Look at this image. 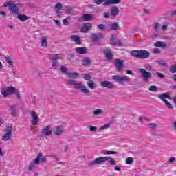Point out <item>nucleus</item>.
Returning a JSON list of instances; mask_svg holds the SVG:
<instances>
[{
    "mask_svg": "<svg viewBox=\"0 0 176 176\" xmlns=\"http://www.w3.org/2000/svg\"><path fill=\"white\" fill-rule=\"evenodd\" d=\"M105 162H108L109 164L111 166H116V161L109 157H99L96 158L94 160L89 162V166H96V164H102V163H105Z\"/></svg>",
    "mask_w": 176,
    "mask_h": 176,
    "instance_id": "nucleus-1",
    "label": "nucleus"
},
{
    "mask_svg": "<svg viewBox=\"0 0 176 176\" xmlns=\"http://www.w3.org/2000/svg\"><path fill=\"white\" fill-rule=\"evenodd\" d=\"M67 83L68 85L74 86V89H80L82 94H85V96H89V94H90V89H88L82 82H76L72 79H70L68 80Z\"/></svg>",
    "mask_w": 176,
    "mask_h": 176,
    "instance_id": "nucleus-2",
    "label": "nucleus"
},
{
    "mask_svg": "<svg viewBox=\"0 0 176 176\" xmlns=\"http://www.w3.org/2000/svg\"><path fill=\"white\" fill-rule=\"evenodd\" d=\"M144 68H140L139 72L141 74L143 79L145 80V82H149V79L152 78V73H151L149 71H152V65L149 63H145L144 65Z\"/></svg>",
    "mask_w": 176,
    "mask_h": 176,
    "instance_id": "nucleus-3",
    "label": "nucleus"
},
{
    "mask_svg": "<svg viewBox=\"0 0 176 176\" xmlns=\"http://www.w3.org/2000/svg\"><path fill=\"white\" fill-rule=\"evenodd\" d=\"M111 79H113L114 82L119 83V85H124L125 83H129V82L131 80V78L129 77V76H122L120 75L112 76Z\"/></svg>",
    "mask_w": 176,
    "mask_h": 176,
    "instance_id": "nucleus-4",
    "label": "nucleus"
},
{
    "mask_svg": "<svg viewBox=\"0 0 176 176\" xmlns=\"http://www.w3.org/2000/svg\"><path fill=\"white\" fill-rule=\"evenodd\" d=\"M63 58V55L59 54H55L50 56V60L52 61V67L53 69H58V60Z\"/></svg>",
    "mask_w": 176,
    "mask_h": 176,
    "instance_id": "nucleus-5",
    "label": "nucleus"
},
{
    "mask_svg": "<svg viewBox=\"0 0 176 176\" xmlns=\"http://www.w3.org/2000/svg\"><path fill=\"white\" fill-rule=\"evenodd\" d=\"M170 92L163 93L161 95L159 96L160 100H162L163 102H164L165 105L169 109H173L174 107H173V104L170 103L166 98L170 99Z\"/></svg>",
    "mask_w": 176,
    "mask_h": 176,
    "instance_id": "nucleus-6",
    "label": "nucleus"
},
{
    "mask_svg": "<svg viewBox=\"0 0 176 176\" xmlns=\"http://www.w3.org/2000/svg\"><path fill=\"white\" fill-rule=\"evenodd\" d=\"M9 7L10 13L11 14H19V7L16 4H13L12 2L8 1L3 4V8Z\"/></svg>",
    "mask_w": 176,
    "mask_h": 176,
    "instance_id": "nucleus-7",
    "label": "nucleus"
},
{
    "mask_svg": "<svg viewBox=\"0 0 176 176\" xmlns=\"http://www.w3.org/2000/svg\"><path fill=\"white\" fill-rule=\"evenodd\" d=\"M15 88L12 86L6 87V88H1L0 91L1 93V96L3 97H8V96H12V94H14Z\"/></svg>",
    "mask_w": 176,
    "mask_h": 176,
    "instance_id": "nucleus-8",
    "label": "nucleus"
},
{
    "mask_svg": "<svg viewBox=\"0 0 176 176\" xmlns=\"http://www.w3.org/2000/svg\"><path fill=\"white\" fill-rule=\"evenodd\" d=\"M2 141H10L12 140V126H8L5 129V134L1 137Z\"/></svg>",
    "mask_w": 176,
    "mask_h": 176,
    "instance_id": "nucleus-9",
    "label": "nucleus"
},
{
    "mask_svg": "<svg viewBox=\"0 0 176 176\" xmlns=\"http://www.w3.org/2000/svg\"><path fill=\"white\" fill-rule=\"evenodd\" d=\"M124 63V60H122L121 59L115 60L114 64L118 72H122V71H123V68L124 67V65H123Z\"/></svg>",
    "mask_w": 176,
    "mask_h": 176,
    "instance_id": "nucleus-10",
    "label": "nucleus"
},
{
    "mask_svg": "<svg viewBox=\"0 0 176 176\" xmlns=\"http://www.w3.org/2000/svg\"><path fill=\"white\" fill-rule=\"evenodd\" d=\"M100 85L101 87L106 88V89H113V87H115V85H113V83L108 80L101 81L100 82Z\"/></svg>",
    "mask_w": 176,
    "mask_h": 176,
    "instance_id": "nucleus-11",
    "label": "nucleus"
},
{
    "mask_svg": "<svg viewBox=\"0 0 176 176\" xmlns=\"http://www.w3.org/2000/svg\"><path fill=\"white\" fill-rule=\"evenodd\" d=\"M30 115L32 118L31 124L32 126H36L39 122V117H38V114H36V112L35 111H30Z\"/></svg>",
    "mask_w": 176,
    "mask_h": 176,
    "instance_id": "nucleus-12",
    "label": "nucleus"
},
{
    "mask_svg": "<svg viewBox=\"0 0 176 176\" xmlns=\"http://www.w3.org/2000/svg\"><path fill=\"white\" fill-rule=\"evenodd\" d=\"M41 134L43 135H45V137H49V135H52V128L50 127V125H47L43 128L41 131Z\"/></svg>",
    "mask_w": 176,
    "mask_h": 176,
    "instance_id": "nucleus-13",
    "label": "nucleus"
},
{
    "mask_svg": "<svg viewBox=\"0 0 176 176\" xmlns=\"http://www.w3.org/2000/svg\"><path fill=\"white\" fill-rule=\"evenodd\" d=\"M94 19V16L91 14H84L80 19L79 21H90Z\"/></svg>",
    "mask_w": 176,
    "mask_h": 176,
    "instance_id": "nucleus-14",
    "label": "nucleus"
},
{
    "mask_svg": "<svg viewBox=\"0 0 176 176\" xmlns=\"http://www.w3.org/2000/svg\"><path fill=\"white\" fill-rule=\"evenodd\" d=\"M151 56V53L146 50H140L139 54V58H149V56Z\"/></svg>",
    "mask_w": 176,
    "mask_h": 176,
    "instance_id": "nucleus-15",
    "label": "nucleus"
},
{
    "mask_svg": "<svg viewBox=\"0 0 176 176\" xmlns=\"http://www.w3.org/2000/svg\"><path fill=\"white\" fill-rule=\"evenodd\" d=\"M116 36L113 35L111 38L110 43L113 46H122V42L120 40H116Z\"/></svg>",
    "mask_w": 176,
    "mask_h": 176,
    "instance_id": "nucleus-16",
    "label": "nucleus"
},
{
    "mask_svg": "<svg viewBox=\"0 0 176 176\" xmlns=\"http://www.w3.org/2000/svg\"><path fill=\"white\" fill-rule=\"evenodd\" d=\"M40 45L43 49L47 47V36H44L40 38Z\"/></svg>",
    "mask_w": 176,
    "mask_h": 176,
    "instance_id": "nucleus-17",
    "label": "nucleus"
},
{
    "mask_svg": "<svg viewBox=\"0 0 176 176\" xmlns=\"http://www.w3.org/2000/svg\"><path fill=\"white\" fill-rule=\"evenodd\" d=\"M93 24L91 23H85L81 28V32H87L89 30H91Z\"/></svg>",
    "mask_w": 176,
    "mask_h": 176,
    "instance_id": "nucleus-18",
    "label": "nucleus"
},
{
    "mask_svg": "<svg viewBox=\"0 0 176 176\" xmlns=\"http://www.w3.org/2000/svg\"><path fill=\"white\" fill-rule=\"evenodd\" d=\"M63 8V3L58 2L54 6V10L56 13H57L58 16L60 17V14H61V12L60 10H62Z\"/></svg>",
    "mask_w": 176,
    "mask_h": 176,
    "instance_id": "nucleus-19",
    "label": "nucleus"
},
{
    "mask_svg": "<svg viewBox=\"0 0 176 176\" xmlns=\"http://www.w3.org/2000/svg\"><path fill=\"white\" fill-rule=\"evenodd\" d=\"M39 164L40 162L36 163V160H34L29 164L28 170L32 171V170H35V168H37V166H39Z\"/></svg>",
    "mask_w": 176,
    "mask_h": 176,
    "instance_id": "nucleus-20",
    "label": "nucleus"
},
{
    "mask_svg": "<svg viewBox=\"0 0 176 176\" xmlns=\"http://www.w3.org/2000/svg\"><path fill=\"white\" fill-rule=\"evenodd\" d=\"M122 0H106L104 3L105 6H110V5H118V3H120Z\"/></svg>",
    "mask_w": 176,
    "mask_h": 176,
    "instance_id": "nucleus-21",
    "label": "nucleus"
},
{
    "mask_svg": "<svg viewBox=\"0 0 176 176\" xmlns=\"http://www.w3.org/2000/svg\"><path fill=\"white\" fill-rule=\"evenodd\" d=\"M70 38L73 42H75L76 45H82V39H80V37H79L77 35H72L70 36Z\"/></svg>",
    "mask_w": 176,
    "mask_h": 176,
    "instance_id": "nucleus-22",
    "label": "nucleus"
},
{
    "mask_svg": "<svg viewBox=\"0 0 176 176\" xmlns=\"http://www.w3.org/2000/svg\"><path fill=\"white\" fill-rule=\"evenodd\" d=\"M87 85L89 87V89H91V90H94L97 87V82L93 81V80H89L87 82Z\"/></svg>",
    "mask_w": 176,
    "mask_h": 176,
    "instance_id": "nucleus-23",
    "label": "nucleus"
},
{
    "mask_svg": "<svg viewBox=\"0 0 176 176\" xmlns=\"http://www.w3.org/2000/svg\"><path fill=\"white\" fill-rule=\"evenodd\" d=\"M75 50L77 53H79V54H86V53H87V48L85 47H76Z\"/></svg>",
    "mask_w": 176,
    "mask_h": 176,
    "instance_id": "nucleus-24",
    "label": "nucleus"
},
{
    "mask_svg": "<svg viewBox=\"0 0 176 176\" xmlns=\"http://www.w3.org/2000/svg\"><path fill=\"white\" fill-rule=\"evenodd\" d=\"M111 14L114 17H116L119 14V8L118 6L112 7L111 10Z\"/></svg>",
    "mask_w": 176,
    "mask_h": 176,
    "instance_id": "nucleus-25",
    "label": "nucleus"
},
{
    "mask_svg": "<svg viewBox=\"0 0 176 176\" xmlns=\"http://www.w3.org/2000/svg\"><path fill=\"white\" fill-rule=\"evenodd\" d=\"M109 28L113 31H118L119 30V23L116 22L112 23L109 25Z\"/></svg>",
    "mask_w": 176,
    "mask_h": 176,
    "instance_id": "nucleus-26",
    "label": "nucleus"
},
{
    "mask_svg": "<svg viewBox=\"0 0 176 176\" xmlns=\"http://www.w3.org/2000/svg\"><path fill=\"white\" fill-rule=\"evenodd\" d=\"M16 18L18 20H20V21H25L27 20H30V16L25 14H19Z\"/></svg>",
    "mask_w": 176,
    "mask_h": 176,
    "instance_id": "nucleus-27",
    "label": "nucleus"
},
{
    "mask_svg": "<svg viewBox=\"0 0 176 176\" xmlns=\"http://www.w3.org/2000/svg\"><path fill=\"white\" fill-rule=\"evenodd\" d=\"M67 75L69 78H72V79H78L79 78V73L73 72V73H67Z\"/></svg>",
    "mask_w": 176,
    "mask_h": 176,
    "instance_id": "nucleus-28",
    "label": "nucleus"
},
{
    "mask_svg": "<svg viewBox=\"0 0 176 176\" xmlns=\"http://www.w3.org/2000/svg\"><path fill=\"white\" fill-rule=\"evenodd\" d=\"M82 64L83 65H85V67H87V65H90L91 64V59L90 58H84L82 59Z\"/></svg>",
    "mask_w": 176,
    "mask_h": 176,
    "instance_id": "nucleus-29",
    "label": "nucleus"
},
{
    "mask_svg": "<svg viewBox=\"0 0 176 176\" xmlns=\"http://www.w3.org/2000/svg\"><path fill=\"white\" fill-rule=\"evenodd\" d=\"M154 45L155 47H166V44L163 41H157L155 43Z\"/></svg>",
    "mask_w": 176,
    "mask_h": 176,
    "instance_id": "nucleus-30",
    "label": "nucleus"
},
{
    "mask_svg": "<svg viewBox=\"0 0 176 176\" xmlns=\"http://www.w3.org/2000/svg\"><path fill=\"white\" fill-rule=\"evenodd\" d=\"M131 54L133 57H136L137 58H140V50L131 51Z\"/></svg>",
    "mask_w": 176,
    "mask_h": 176,
    "instance_id": "nucleus-31",
    "label": "nucleus"
},
{
    "mask_svg": "<svg viewBox=\"0 0 176 176\" xmlns=\"http://www.w3.org/2000/svg\"><path fill=\"white\" fill-rule=\"evenodd\" d=\"M104 53L106 54L107 58H108L109 60H111V58H112V52H111V50H105Z\"/></svg>",
    "mask_w": 176,
    "mask_h": 176,
    "instance_id": "nucleus-32",
    "label": "nucleus"
},
{
    "mask_svg": "<svg viewBox=\"0 0 176 176\" xmlns=\"http://www.w3.org/2000/svg\"><path fill=\"white\" fill-rule=\"evenodd\" d=\"M6 61L7 64H8V65H10V67H13V58H12V57L8 56L6 58Z\"/></svg>",
    "mask_w": 176,
    "mask_h": 176,
    "instance_id": "nucleus-33",
    "label": "nucleus"
},
{
    "mask_svg": "<svg viewBox=\"0 0 176 176\" xmlns=\"http://www.w3.org/2000/svg\"><path fill=\"white\" fill-rule=\"evenodd\" d=\"M112 125V122H109L107 124H105L104 125L100 126V130H107V129H109L111 126Z\"/></svg>",
    "mask_w": 176,
    "mask_h": 176,
    "instance_id": "nucleus-34",
    "label": "nucleus"
},
{
    "mask_svg": "<svg viewBox=\"0 0 176 176\" xmlns=\"http://www.w3.org/2000/svg\"><path fill=\"white\" fill-rule=\"evenodd\" d=\"M102 112H103L102 109H96V110L92 111V114L96 115V116H98V115H102Z\"/></svg>",
    "mask_w": 176,
    "mask_h": 176,
    "instance_id": "nucleus-35",
    "label": "nucleus"
},
{
    "mask_svg": "<svg viewBox=\"0 0 176 176\" xmlns=\"http://www.w3.org/2000/svg\"><path fill=\"white\" fill-rule=\"evenodd\" d=\"M160 28H162V25H160L159 23H156L154 26V32H157Z\"/></svg>",
    "mask_w": 176,
    "mask_h": 176,
    "instance_id": "nucleus-36",
    "label": "nucleus"
},
{
    "mask_svg": "<svg viewBox=\"0 0 176 176\" xmlns=\"http://www.w3.org/2000/svg\"><path fill=\"white\" fill-rule=\"evenodd\" d=\"M60 72H61V74H64L65 75H67V67L65 66H60V69H59Z\"/></svg>",
    "mask_w": 176,
    "mask_h": 176,
    "instance_id": "nucleus-37",
    "label": "nucleus"
},
{
    "mask_svg": "<svg viewBox=\"0 0 176 176\" xmlns=\"http://www.w3.org/2000/svg\"><path fill=\"white\" fill-rule=\"evenodd\" d=\"M148 90H149L150 91L156 92V91H157L158 88H157V86H156V85H151V86H150V87L148 88Z\"/></svg>",
    "mask_w": 176,
    "mask_h": 176,
    "instance_id": "nucleus-38",
    "label": "nucleus"
},
{
    "mask_svg": "<svg viewBox=\"0 0 176 176\" xmlns=\"http://www.w3.org/2000/svg\"><path fill=\"white\" fill-rule=\"evenodd\" d=\"M10 112L12 116L13 117L16 116V109L14 108V107H10Z\"/></svg>",
    "mask_w": 176,
    "mask_h": 176,
    "instance_id": "nucleus-39",
    "label": "nucleus"
},
{
    "mask_svg": "<svg viewBox=\"0 0 176 176\" xmlns=\"http://www.w3.org/2000/svg\"><path fill=\"white\" fill-rule=\"evenodd\" d=\"M126 164H133V163H134V158H133V157H128L126 160Z\"/></svg>",
    "mask_w": 176,
    "mask_h": 176,
    "instance_id": "nucleus-40",
    "label": "nucleus"
},
{
    "mask_svg": "<svg viewBox=\"0 0 176 176\" xmlns=\"http://www.w3.org/2000/svg\"><path fill=\"white\" fill-rule=\"evenodd\" d=\"M148 127L149 129H157V124L156 123H149L147 124Z\"/></svg>",
    "mask_w": 176,
    "mask_h": 176,
    "instance_id": "nucleus-41",
    "label": "nucleus"
},
{
    "mask_svg": "<svg viewBox=\"0 0 176 176\" xmlns=\"http://www.w3.org/2000/svg\"><path fill=\"white\" fill-rule=\"evenodd\" d=\"M103 2H107V0H94V3L96 5H101Z\"/></svg>",
    "mask_w": 176,
    "mask_h": 176,
    "instance_id": "nucleus-42",
    "label": "nucleus"
},
{
    "mask_svg": "<svg viewBox=\"0 0 176 176\" xmlns=\"http://www.w3.org/2000/svg\"><path fill=\"white\" fill-rule=\"evenodd\" d=\"M42 158V154L41 153H39L36 157V158L34 160H36V163H41V159Z\"/></svg>",
    "mask_w": 176,
    "mask_h": 176,
    "instance_id": "nucleus-43",
    "label": "nucleus"
},
{
    "mask_svg": "<svg viewBox=\"0 0 176 176\" xmlns=\"http://www.w3.org/2000/svg\"><path fill=\"white\" fill-rule=\"evenodd\" d=\"M117 154L118 153L116 151H112L109 150L106 151V152L104 153V155H117Z\"/></svg>",
    "mask_w": 176,
    "mask_h": 176,
    "instance_id": "nucleus-44",
    "label": "nucleus"
},
{
    "mask_svg": "<svg viewBox=\"0 0 176 176\" xmlns=\"http://www.w3.org/2000/svg\"><path fill=\"white\" fill-rule=\"evenodd\" d=\"M88 129H89V131H96V130H98L97 126H94L92 125H89L88 126Z\"/></svg>",
    "mask_w": 176,
    "mask_h": 176,
    "instance_id": "nucleus-45",
    "label": "nucleus"
},
{
    "mask_svg": "<svg viewBox=\"0 0 176 176\" xmlns=\"http://www.w3.org/2000/svg\"><path fill=\"white\" fill-rule=\"evenodd\" d=\"M84 79L85 80H91L90 79H91V76L89 74H84Z\"/></svg>",
    "mask_w": 176,
    "mask_h": 176,
    "instance_id": "nucleus-46",
    "label": "nucleus"
},
{
    "mask_svg": "<svg viewBox=\"0 0 176 176\" xmlns=\"http://www.w3.org/2000/svg\"><path fill=\"white\" fill-rule=\"evenodd\" d=\"M14 94L16 96L17 99L20 100L21 96H20V92H19V89L15 88V90L14 91Z\"/></svg>",
    "mask_w": 176,
    "mask_h": 176,
    "instance_id": "nucleus-47",
    "label": "nucleus"
},
{
    "mask_svg": "<svg viewBox=\"0 0 176 176\" xmlns=\"http://www.w3.org/2000/svg\"><path fill=\"white\" fill-rule=\"evenodd\" d=\"M157 63L160 64V65H162V67H166V65H167V64L166 63V62H164V60H157Z\"/></svg>",
    "mask_w": 176,
    "mask_h": 176,
    "instance_id": "nucleus-48",
    "label": "nucleus"
},
{
    "mask_svg": "<svg viewBox=\"0 0 176 176\" xmlns=\"http://www.w3.org/2000/svg\"><path fill=\"white\" fill-rule=\"evenodd\" d=\"M55 134H56V135H61V134H63V129H57L55 131Z\"/></svg>",
    "mask_w": 176,
    "mask_h": 176,
    "instance_id": "nucleus-49",
    "label": "nucleus"
},
{
    "mask_svg": "<svg viewBox=\"0 0 176 176\" xmlns=\"http://www.w3.org/2000/svg\"><path fill=\"white\" fill-rule=\"evenodd\" d=\"M175 160H176L175 157L169 158V161H168L169 164H174V162H175Z\"/></svg>",
    "mask_w": 176,
    "mask_h": 176,
    "instance_id": "nucleus-50",
    "label": "nucleus"
},
{
    "mask_svg": "<svg viewBox=\"0 0 176 176\" xmlns=\"http://www.w3.org/2000/svg\"><path fill=\"white\" fill-rule=\"evenodd\" d=\"M100 34H93L91 35V38L94 41H97L98 39V36H100Z\"/></svg>",
    "mask_w": 176,
    "mask_h": 176,
    "instance_id": "nucleus-51",
    "label": "nucleus"
},
{
    "mask_svg": "<svg viewBox=\"0 0 176 176\" xmlns=\"http://www.w3.org/2000/svg\"><path fill=\"white\" fill-rule=\"evenodd\" d=\"M98 30H100V31H104L105 30V25L104 24H100L98 25Z\"/></svg>",
    "mask_w": 176,
    "mask_h": 176,
    "instance_id": "nucleus-52",
    "label": "nucleus"
},
{
    "mask_svg": "<svg viewBox=\"0 0 176 176\" xmlns=\"http://www.w3.org/2000/svg\"><path fill=\"white\" fill-rule=\"evenodd\" d=\"M67 13H68V14H72V13H74V9L71 7H67Z\"/></svg>",
    "mask_w": 176,
    "mask_h": 176,
    "instance_id": "nucleus-53",
    "label": "nucleus"
},
{
    "mask_svg": "<svg viewBox=\"0 0 176 176\" xmlns=\"http://www.w3.org/2000/svg\"><path fill=\"white\" fill-rule=\"evenodd\" d=\"M114 170H115V171H118V172L122 171V167L116 165L114 166Z\"/></svg>",
    "mask_w": 176,
    "mask_h": 176,
    "instance_id": "nucleus-54",
    "label": "nucleus"
},
{
    "mask_svg": "<svg viewBox=\"0 0 176 176\" xmlns=\"http://www.w3.org/2000/svg\"><path fill=\"white\" fill-rule=\"evenodd\" d=\"M104 17L105 19H109V17H111V14L108 13V12H104Z\"/></svg>",
    "mask_w": 176,
    "mask_h": 176,
    "instance_id": "nucleus-55",
    "label": "nucleus"
},
{
    "mask_svg": "<svg viewBox=\"0 0 176 176\" xmlns=\"http://www.w3.org/2000/svg\"><path fill=\"white\" fill-rule=\"evenodd\" d=\"M153 53L155 54H159V53H160V50H159V48H155L153 50Z\"/></svg>",
    "mask_w": 176,
    "mask_h": 176,
    "instance_id": "nucleus-56",
    "label": "nucleus"
},
{
    "mask_svg": "<svg viewBox=\"0 0 176 176\" xmlns=\"http://www.w3.org/2000/svg\"><path fill=\"white\" fill-rule=\"evenodd\" d=\"M157 75L158 76V78H160L161 79H163V78H164V74H162V73H157Z\"/></svg>",
    "mask_w": 176,
    "mask_h": 176,
    "instance_id": "nucleus-57",
    "label": "nucleus"
},
{
    "mask_svg": "<svg viewBox=\"0 0 176 176\" xmlns=\"http://www.w3.org/2000/svg\"><path fill=\"white\" fill-rule=\"evenodd\" d=\"M45 162H46V157L40 158V163H45Z\"/></svg>",
    "mask_w": 176,
    "mask_h": 176,
    "instance_id": "nucleus-58",
    "label": "nucleus"
},
{
    "mask_svg": "<svg viewBox=\"0 0 176 176\" xmlns=\"http://www.w3.org/2000/svg\"><path fill=\"white\" fill-rule=\"evenodd\" d=\"M144 13L145 14H149V13H151V10H149V9H145V10H144Z\"/></svg>",
    "mask_w": 176,
    "mask_h": 176,
    "instance_id": "nucleus-59",
    "label": "nucleus"
},
{
    "mask_svg": "<svg viewBox=\"0 0 176 176\" xmlns=\"http://www.w3.org/2000/svg\"><path fill=\"white\" fill-rule=\"evenodd\" d=\"M55 24H56L57 25H61V22H60V21L55 19L54 20Z\"/></svg>",
    "mask_w": 176,
    "mask_h": 176,
    "instance_id": "nucleus-60",
    "label": "nucleus"
},
{
    "mask_svg": "<svg viewBox=\"0 0 176 176\" xmlns=\"http://www.w3.org/2000/svg\"><path fill=\"white\" fill-rule=\"evenodd\" d=\"M172 126L175 130H176V120L172 122Z\"/></svg>",
    "mask_w": 176,
    "mask_h": 176,
    "instance_id": "nucleus-61",
    "label": "nucleus"
},
{
    "mask_svg": "<svg viewBox=\"0 0 176 176\" xmlns=\"http://www.w3.org/2000/svg\"><path fill=\"white\" fill-rule=\"evenodd\" d=\"M126 73L127 75H133V72H131V70H126Z\"/></svg>",
    "mask_w": 176,
    "mask_h": 176,
    "instance_id": "nucleus-62",
    "label": "nucleus"
},
{
    "mask_svg": "<svg viewBox=\"0 0 176 176\" xmlns=\"http://www.w3.org/2000/svg\"><path fill=\"white\" fill-rule=\"evenodd\" d=\"M168 26L167 25H163L162 27V30H163V31H166L167 30Z\"/></svg>",
    "mask_w": 176,
    "mask_h": 176,
    "instance_id": "nucleus-63",
    "label": "nucleus"
},
{
    "mask_svg": "<svg viewBox=\"0 0 176 176\" xmlns=\"http://www.w3.org/2000/svg\"><path fill=\"white\" fill-rule=\"evenodd\" d=\"M172 100L173 101L174 104H176V96H173L172 98Z\"/></svg>",
    "mask_w": 176,
    "mask_h": 176,
    "instance_id": "nucleus-64",
    "label": "nucleus"
}]
</instances>
